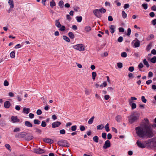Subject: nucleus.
Masks as SVG:
<instances>
[{"mask_svg": "<svg viewBox=\"0 0 156 156\" xmlns=\"http://www.w3.org/2000/svg\"><path fill=\"white\" fill-rule=\"evenodd\" d=\"M136 133L140 138H150L154 136L151 127L148 124H145L142 126H138L135 128Z\"/></svg>", "mask_w": 156, "mask_h": 156, "instance_id": "nucleus-1", "label": "nucleus"}, {"mask_svg": "<svg viewBox=\"0 0 156 156\" xmlns=\"http://www.w3.org/2000/svg\"><path fill=\"white\" fill-rule=\"evenodd\" d=\"M139 113L136 112H134L128 117V120L131 124L133 123L138 120L139 118Z\"/></svg>", "mask_w": 156, "mask_h": 156, "instance_id": "nucleus-2", "label": "nucleus"}, {"mask_svg": "<svg viewBox=\"0 0 156 156\" xmlns=\"http://www.w3.org/2000/svg\"><path fill=\"white\" fill-rule=\"evenodd\" d=\"M58 144L60 146L68 147L69 146V144L68 143L67 140H62L58 142Z\"/></svg>", "mask_w": 156, "mask_h": 156, "instance_id": "nucleus-3", "label": "nucleus"}, {"mask_svg": "<svg viewBox=\"0 0 156 156\" xmlns=\"http://www.w3.org/2000/svg\"><path fill=\"white\" fill-rule=\"evenodd\" d=\"M74 48L80 51H84L85 49L83 45L82 44H77L73 46Z\"/></svg>", "mask_w": 156, "mask_h": 156, "instance_id": "nucleus-4", "label": "nucleus"}, {"mask_svg": "<svg viewBox=\"0 0 156 156\" xmlns=\"http://www.w3.org/2000/svg\"><path fill=\"white\" fill-rule=\"evenodd\" d=\"M27 135V133L26 132H23L16 134L15 136L16 138H23L25 137Z\"/></svg>", "mask_w": 156, "mask_h": 156, "instance_id": "nucleus-5", "label": "nucleus"}, {"mask_svg": "<svg viewBox=\"0 0 156 156\" xmlns=\"http://www.w3.org/2000/svg\"><path fill=\"white\" fill-rule=\"evenodd\" d=\"M11 122L13 123L19 122H20V119L18 118L17 116H12L11 117Z\"/></svg>", "mask_w": 156, "mask_h": 156, "instance_id": "nucleus-6", "label": "nucleus"}, {"mask_svg": "<svg viewBox=\"0 0 156 156\" xmlns=\"http://www.w3.org/2000/svg\"><path fill=\"white\" fill-rule=\"evenodd\" d=\"M94 14L98 18L101 17V14L98 9H95L93 10V11Z\"/></svg>", "mask_w": 156, "mask_h": 156, "instance_id": "nucleus-7", "label": "nucleus"}, {"mask_svg": "<svg viewBox=\"0 0 156 156\" xmlns=\"http://www.w3.org/2000/svg\"><path fill=\"white\" fill-rule=\"evenodd\" d=\"M134 42V45L135 47H138L140 46V42L137 39V38H136L134 40L132 41V43H133Z\"/></svg>", "mask_w": 156, "mask_h": 156, "instance_id": "nucleus-8", "label": "nucleus"}, {"mask_svg": "<svg viewBox=\"0 0 156 156\" xmlns=\"http://www.w3.org/2000/svg\"><path fill=\"white\" fill-rule=\"evenodd\" d=\"M111 146V144L109 140H107L105 142V143L103 146V148L104 149H107Z\"/></svg>", "mask_w": 156, "mask_h": 156, "instance_id": "nucleus-9", "label": "nucleus"}, {"mask_svg": "<svg viewBox=\"0 0 156 156\" xmlns=\"http://www.w3.org/2000/svg\"><path fill=\"white\" fill-rule=\"evenodd\" d=\"M136 144L138 147L141 148H144L146 147V146L143 144L142 143L141 141L138 140L136 143Z\"/></svg>", "mask_w": 156, "mask_h": 156, "instance_id": "nucleus-10", "label": "nucleus"}, {"mask_svg": "<svg viewBox=\"0 0 156 156\" xmlns=\"http://www.w3.org/2000/svg\"><path fill=\"white\" fill-rule=\"evenodd\" d=\"M61 124V123L58 121H56L53 122L52 124V127L53 128L58 127Z\"/></svg>", "mask_w": 156, "mask_h": 156, "instance_id": "nucleus-11", "label": "nucleus"}, {"mask_svg": "<svg viewBox=\"0 0 156 156\" xmlns=\"http://www.w3.org/2000/svg\"><path fill=\"white\" fill-rule=\"evenodd\" d=\"M34 152L36 153L41 154L44 153V151L39 147L38 149H34Z\"/></svg>", "mask_w": 156, "mask_h": 156, "instance_id": "nucleus-12", "label": "nucleus"}, {"mask_svg": "<svg viewBox=\"0 0 156 156\" xmlns=\"http://www.w3.org/2000/svg\"><path fill=\"white\" fill-rule=\"evenodd\" d=\"M129 105L131 106L132 108V109H133L136 108V105L135 103H132V101L131 100H129Z\"/></svg>", "mask_w": 156, "mask_h": 156, "instance_id": "nucleus-13", "label": "nucleus"}, {"mask_svg": "<svg viewBox=\"0 0 156 156\" xmlns=\"http://www.w3.org/2000/svg\"><path fill=\"white\" fill-rule=\"evenodd\" d=\"M44 141L46 143L52 144L54 141L53 140L49 138H45L44 139Z\"/></svg>", "mask_w": 156, "mask_h": 156, "instance_id": "nucleus-14", "label": "nucleus"}, {"mask_svg": "<svg viewBox=\"0 0 156 156\" xmlns=\"http://www.w3.org/2000/svg\"><path fill=\"white\" fill-rule=\"evenodd\" d=\"M10 105L11 104L9 101H7L4 102V107L5 108H9Z\"/></svg>", "mask_w": 156, "mask_h": 156, "instance_id": "nucleus-15", "label": "nucleus"}, {"mask_svg": "<svg viewBox=\"0 0 156 156\" xmlns=\"http://www.w3.org/2000/svg\"><path fill=\"white\" fill-rule=\"evenodd\" d=\"M25 125L28 127H32L33 126L32 124L29 121H26L25 122Z\"/></svg>", "mask_w": 156, "mask_h": 156, "instance_id": "nucleus-16", "label": "nucleus"}, {"mask_svg": "<svg viewBox=\"0 0 156 156\" xmlns=\"http://www.w3.org/2000/svg\"><path fill=\"white\" fill-rule=\"evenodd\" d=\"M27 136L26 137V139L27 140H30L33 138V136L30 134H27Z\"/></svg>", "mask_w": 156, "mask_h": 156, "instance_id": "nucleus-17", "label": "nucleus"}, {"mask_svg": "<svg viewBox=\"0 0 156 156\" xmlns=\"http://www.w3.org/2000/svg\"><path fill=\"white\" fill-rule=\"evenodd\" d=\"M8 3L10 6V9H12L14 8V5L13 0H9Z\"/></svg>", "mask_w": 156, "mask_h": 156, "instance_id": "nucleus-18", "label": "nucleus"}, {"mask_svg": "<svg viewBox=\"0 0 156 156\" xmlns=\"http://www.w3.org/2000/svg\"><path fill=\"white\" fill-rule=\"evenodd\" d=\"M110 29L111 30L110 32L112 34H113L115 32V27L113 25H111L110 26Z\"/></svg>", "mask_w": 156, "mask_h": 156, "instance_id": "nucleus-19", "label": "nucleus"}, {"mask_svg": "<svg viewBox=\"0 0 156 156\" xmlns=\"http://www.w3.org/2000/svg\"><path fill=\"white\" fill-rule=\"evenodd\" d=\"M30 109L29 108H27L25 107L23 108V112L25 114H28L30 112Z\"/></svg>", "mask_w": 156, "mask_h": 156, "instance_id": "nucleus-20", "label": "nucleus"}, {"mask_svg": "<svg viewBox=\"0 0 156 156\" xmlns=\"http://www.w3.org/2000/svg\"><path fill=\"white\" fill-rule=\"evenodd\" d=\"M55 25L58 28H60L61 26V25L59 22V20H56L55 21Z\"/></svg>", "mask_w": 156, "mask_h": 156, "instance_id": "nucleus-21", "label": "nucleus"}, {"mask_svg": "<svg viewBox=\"0 0 156 156\" xmlns=\"http://www.w3.org/2000/svg\"><path fill=\"white\" fill-rule=\"evenodd\" d=\"M115 120L118 122H120L122 120V117L120 115H118L116 116Z\"/></svg>", "mask_w": 156, "mask_h": 156, "instance_id": "nucleus-22", "label": "nucleus"}, {"mask_svg": "<svg viewBox=\"0 0 156 156\" xmlns=\"http://www.w3.org/2000/svg\"><path fill=\"white\" fill-rule=\"evenodd\" d=\"M93 140L96 143H98L99 140V138L98 136H95L93 138Z\"/></svg>", "mask_w": 156, "mask_h": 156, "instance_id": "nucleus-23", "label": "nucleus"}, {"mask_svg": "<svg viewBox=\"0 0 156 156\" xmlns=\"http://www.w3.org/2000/svg\"><path fill=\"white\" fill-rule=\"evenodd\" d=\"M94 116H93L91 118H90L88 122V123L89 124H92L94 121Z\"/></svg>", "mask_w": 156, "mask_h": 156, "instance_id": "nucleus-24", "label": "nucleus"}, {"mask_svg": "<svg viewBox=\"0 0 156 156\" xmlns=\"http://www.w3.org/2000/svg\"><path fill=\"white\" fill-rule=\"evenodd\" d=\"M58 4L60 8H62L63 7L64 2L63 1L61 0L59 1Z\"/></svg>", "mask_w": 156, "mask_h": 156, "instance_id": "nucleus-25", "label": "nucleus"}, {"mask_svg": "<svg viewBox=\"0 0 156 156\" xmlns=\"http://www.w3.org/2000/svg\"><path fill=\"white\" fill-rule=\"evenodd\" d=\"M143 63L144 65L146 66L147 68L149 67L150 65L148 63V62L146 61V59H144L143 61Z\"/></svg>", "mask_w": 156, "mask_h": 156, "instance_id": "nucleus-26", "label": "nucleus"}, {"mask_svg": "<svg viewBox=\"0 0 156 156\" xmlns=\"http://www.w3.org/2000/svg\"><path fill=\"white\" fill-rule=\"evenodd\" d=\"M91 28L89 26H86L85 28V30L87 32H89L91 30Z\"/></svg>", "mask_w": 156, "mask_h": 156, "instance_id": "nucleus-27", "label": "nucleus"}, {"mask_svg": "<svg viewBox=\"0 0 156 156\" xmlns=\"http://www.w3.org/2000/svg\"><path fill=\"white\" fill-rule=\"evenodd\" d=\"M52 0V1L51 2H50V6L51 8H52L54 6H55L56 4H55V2L53 0Z\"/></svg>", "mask_w": 156, "mask_h": 156, "instance_id": "nucleus-28", "label": "nucleus"}, {"mask_svg": "<svg viewBox=\"0 0 156 156\" xmlns=\"http://www.w3.org/2000/svg\"><path fill=\"white\" fill-rule=\"evenodd\" d=\"M63 39L67 42H69L70 40L69 37L66 36L64 35L63 36Z\"/></svg>", "mask_w": 156, "mask_h": 156, "instance_id": "nucleus-29", "label": "nucleus"}, {"mask_svg": "<svg viewBox=\"0 0 156 156\" xmlns=\"http://www.w3.org/2000/svg\"><path fill=\"white\" fill-rule=\"evenodd\" d=\"M154 37V35L153 34H150L147 38V41H150Z\"/></svg>", "mask_w": 156, "mask_h": 156, "instance_id": "nucleus-30", "label": "nucleus"}, {"mask_svg": "<svg viewBox=\"0 0 156 156\" xmlns=\"http://www.w3.org/2000/svg\"><path fill=\"white\" fill-rule=\"evenodd\" d=\"M122 15L124 19L126 18L127 16V14L124 11H122Z\"/></svg>", "mask_w": 156, "mask_h": 156, "instance_id": "nucleus-31", "label": "nucleus"}, {"mask_svg": "<svg viewBox=\"0 0 156 156\" xmlns=\"http://www.w3.org/2000/svg\"><path fill=\"white\" fill-rule=\"evenodd\" d=\"M76 19L78 22H80L82 20V17L81 16H77L76 17Z\"/></svg>", "mask_w": 156, "mask_h": 156, "instance_id": "nucleus-32", "label": "nucleus"}, {"mask_svg": "<svg viewBox=\"0 0 156 156\" xmlns=\"http://www.w3.org/2000/svg\"><path fill=\"white\" fill-rule=\"evenodd\" d=\"M5 147L9 151H11V148L9 144H5Z\"/></svg>", "mask_w": 156, "mask_h": 156, "instance_id": "nucleus-33", "label": "nucleus"}, {"mask_svg": "<svg viewBox=\"0 0 156 156\" xmlns=\"http://www.w3.org/2000/svg\"><path fill=\"white\" fill-rule=\"evenodd\" d=\"M69 37L71 39H73L74 37V35L73 33L72 32H69L68 33Z\"/></svg>", "mask_w": 156, "mask_h": 156, "instance_id": "nucleus-34", "label": "nucleus"}, {"mask_svg": "<svg viewBox=\"0 0 156 156\" xmlns=\"http://www.w3.org/2000/svg\"><path fill=\"white\" fill-rule=\"evenodd\" d=\"M151 62L153 63H155L156 62V56H154L150 60Z\"/></svg>", "mask_w": 156, "mask_h": 156, "instance_id": "nucleus-35", "label": "nucleus"}, {"mask_svg": "<svg viewBox=\"0 0 156 156\" xmlns=\"http://www.w3.org/2000/svg\"><path fill=\"white\" fill-rule=\"evenodd\" d=\"M92 77L93 80H95V77L97 76L96 73L95 72H93L92 73Z\"/></svg>", "mask_w": 156, "mask_h": 156, "instance_id": "nucleus-36", "label": "nucleus"}, {"mask_svg": "<svg viewBox=\"0 0 156 156\" xmlns=\"http://www.w3.org/2000/svg\"><path fill=\"white\" fill-rule=\"evenodd\" d=\"M15 53L14 51H12L11 52L10 54V57L12 58H13L15 57Z\"/></svg>", "mask_w": 156, "mask_h": 156, "instance_id": "nucleus-37", "label": "nucleus"}, {"mask_svg": "<svg viewBox=\"0 0 156 156\" xmlns=\"http://www.w3.org/2000/svg\"><path fill=\"white\" fill-rule=\"evenodd\" d=\"M85 92L86 94L89 95L90 94L91 91L89 89H86L85 90Z\"/></svg>", "mask_w": 156, "mask_h": 156, "instance_id": "nucleus-38", "label": "nucleus"}, {"mask_svg": "<svg viewBox=\"0 0 156 156\" xmlns=\"http://www.w3.org/2000/svg\"><path fill=\"white\" fill-rule=\"evenodd\" d=\"M117 66L119 69H121L123 66L121 62H118L117 63Z\"/></svg>", "mask_w": 156, "mask_h": 156, "instance_id": "nucleus-39", "label": "nucleus"}, {"mask_svg": "<svg viewBox=\"0 0 156 156\" xmlns=\"http://www.w3.org/2000/svg\"><path fill=\"white\" fill-rule=\"evenodd\" d=\"M108 126L109 124L108 123H107L105 127L106 131L107 132H108L110 130Z\"/></svg>", "mask_w": 156, "mask_h": 156, "instance_id": "nucleus-40", "label": "nucleus"}, {"mask_svg": "<svg viewBox=\"0 0 156 156\" xmlns=\"http://www.w3.org/2000/svg\"><path fill=\"white\" fill-rule=\"evenodd\" d=\"M152 46V44L151 43H150L147 46V48H146V50L147 51H149L150 50V49H151V47Z\"/></svg>", "mask_w": 156, "mask_h": 156, "instance_id": "nucleus-41", "label": "nucleus"}, {"mask_svg": "<svg viewBox=\"0 0 156 156\" xmlns=\"http://www.w3.org/2000/svg\"><path fill=\"white\" fill-rule=\"evenodd\" d=\"M99 10L101 14V13H105L106 12V9L104 8H102Z\"/></svg>", "mask_w": 156, "mask_h": 156, "instance_id": "nucleus-42", "label": "nucleus"}, {"mask_svg": "<svg viewBox=\"0 0 156 156\" xmlns=\"http://www.w3.org/2000/svg\"><path fill=\"white\" fill-rule=\"evenodd\" d=\"M121 56L123 57H126L127 56V53L126 52H122L121 54Z\"/></svg>", "mask_w": 156, "mask_h": 156, "instance_id": "nucleus-43", "label": "nucleus"}, {"mask_svg": "<svg viewBox=\"0 0 156 156\" xmlns=\"http://www.w3.org/2000/svg\"><path fill=\"white\" fill-rule=\"evenodd\" d=\"M34 123L35 124H39L41 122L38 119H34Z\"/></svg>", "mask_w": 156, "mask_h": 156, "instance_id": "nucleus-44", "label": "nucleus"}, {"mask_svg": "<svg viewBox=\"0 0 156 156\" xmlns=\"http://www.w3.org/2000/svg\"><path fill=\"white\" fill-rule=\"evenodd\" d=\"M103 128L104 126L102 124L99 125L97 127V129H102Z\"/></svg>", "mask_w": 156, "mask_h": 156, "instance_id": "nucleus-45", "label": "nucleus"}, {"mask_svg": "<svg viewBox=\"0 0 156 156\" xmlns=\"http://www.w3.org/2000/svg\"><path fill=\"white\" fill-rule=\"evenodd\" d=\"M142 6L145 10L147 9V8L148 5L147 4H143L142 5Z\"/></svg>", "mask_w": 156, "mask_h": 156, "instance_id": "nucleus-46", "label": "nucleus"}, {"mask_svg": "<svg viewBox=\"0 0 156 156\" xmlns=\"http://www.w3.org/2000/svg\"><path fill=\"white\" fill-rule=\"evenodd\" d=\"M77 126L76 125L73 126L71 127V130L72 131H75L76 129Z\"/></svg>", "mask_w": 156, "mask_h": 156, "instance_id": "nucleus-47", "label": "nucleus"}, {"mask_svg": "<svg viewBox=\"0 0 156 156\" xmlns=\"http://www.w3.org/2000/svg\"><path fill=\"white\" fill-rule=\"evenodd\" d=\"M66 30V28L64 26H61V27L59 29V30L61 31H64Z\"/></svg>", "mask_w": 156, "mask_h": 156, "instance_id": "nucleus-48", "label": "nucleus"}, {"mask_svg": "<svg viewBox=\"0 0 156 156\" xmlns=\"http://www.w3.org/2000/svg\"><path fill=\"white\" fill-rule=\"evenodd\" d=\"M141 100L142 102L144 103H146L147 102V100L145 99L144 96L141 97Z\"/></svg>", "mask_w": 156, "mask_h": 156, "instance_id": "nucleus-49", "label": "nucleus"}, {"mask_svg": "<svg viewBox=\"0 0 156 156\" xmlns=\"http://www.w3.org/2000/svg\"><path fill=\"white\" fill-rule=\"evenodd\" d=\"M37 114L38 115H40L42 113V112L40 109H38L36 112Z\"/></svg>", "mask_w": 156, "mask_h": 156, "instance_id": "nucleus-50", "label": "nucleus"}, {"mask_svg": "<svg viewBox=\"0 0 156 156\" xmlns=\"http://www.w3.org/2000/svg\"><path fill=\"white\" fill-rule=\"evenodd\" d=\"M131 30L130 28H128L127 29V35L128 36H129L131 34Z\"/></svg>", "mask_w": 156, "mask_h": 156, "instance_id": "nucleus-51", "label": "nucleus"}, {"mask_svg": "<svg viewBox=\"0 0 156 156\" xmlns=\"http://www.w3.org/2000/svg\"><path fill=\"white\" fill-rule=\"evenodd\" d=\"M47 124L45 121H42L41 122V126L43 127H45L46 126Z\"/></svg>", "mask_w": 156, "mask_h": 156, "instance_id": "nucleus-52", "label": "nucleus"}, {"mask_svg": "<svg viewBox=\"0 0 156 156\" xmlns=\"http://www.w3.org/2000/svg\"><path fill=\"white\" fill-rule=\"evenodd\" d=\"M35 132L37 133H39L40 134H41V130L38 128H36L35 129Z\"/></svg>", "mask_w": 156, "mask_h": 156, "instance_id": "nucleus-53", "label": "nucleus"}, {"mask_svg": "<svg viewBox=\"0 0 156 156\" xmlns=\"http://www.w3.org/2000/svg\"><path fill=\"white\" fill-rule=\"evenodd\" d=\"M106 133H102V137L103 139H106Z\"/></svg>", "mask_w": 156, "mask_h": 156, "instance_id": "nucleus-54", "label": "nucleus"}, {"mask_svg": "<svg viewBox=\"0 0 156 156\" xmlns=\"http://www.w3.org/2000/svg\"><path fill=\"white\" fill-rule=\"evenodd\" d=\"M9 85V83L8 81L6 80H5L4 82V85L5 86H7Z\"/></svg>", "mask_w": 156, "mask_h": 156, "instance_id": "nucleus-55", "label": "nucleus"}, {"mask_svg": "<svg viewBox=\"0 0 156 156\" xmlns=\"http://www.w3.org/2000/svg\"><path fill=\"white\" fill-rule=\"evenodd\" d=\"M59 133L62 134H65L66 133L65 130L64 129H61L59 131Z\"/></svg>", "mask_w": 156, "mask_h": 156, "instance_id": "nucleus-56", "label": "nucleus"}, {"mask_svg": "<svg viewBox=\"0 0 156 156\" xmlns=\"http://www.w3.org/2000/svg\"><path fill=\"white\" fill-rule=\"evenodd\" d=\"M122 41L123 37L121 36L119 37L118 39V41L119 42H121Z\"/></svg>", "mask_w": 156, "mask_h": 156, "instance_id": "nucleus-57", "label": "nucleus"}, {"mask_svg": "<svg viewBox=\"0 0 156 156\" xmlns=\"http://www.w3.org/2000/svg\"><path fill=\"white\" fill-rule=\"evenodd\" d=\"M134 68L133 66H131L129 67L128 70H129L131 72H133L134 70Z\"/></svg>", "mask_w": 156, "mask_h": 156, "instance_id": "nucleus-58", "label": "nucleus"}, {"mask_svg": "<svg viewBox=\"0 0 156 156\" xmlns=\"http://www.w3.org/2000/svg\"><path fill=\"white\" fill-rule=\"evenodd\" d=\"M80 129L81 131H83L85 130V128L84 126H80Z\"/></svg>", "mask_w": 156, "mask_h": 156, "instance_id": "nucleus-59", "label": "nucleus"}, {"mask_svg": "<svg viewBox=\"0 0 156 156\" xmlns=\"http://www.w3.org/2000/svg\"><path fill=\"white\" fill-rule=\"evenodd\" d=\"M129 4H126L124 5V9H126L129 8Z\"/></svg>", "mask_w": 156, "mask_h": 156, "instance_id": "nucleus-60", "label": "nucleus"}, {"mask_svg": "<svg viewBox=\"0 0 156 156\" xmlns=\"http://www.w3.org/2000/svg\"><path fill=\"white\" fill-rule=\"evenodd\" d=\"M144 65L142 63H140L138 66V67L139 69L143 68Z\"/></svg>", "mask_w": 156, "mask_h": 156, "instance_id": "nucleus-61", "label": "nucleus"}, {"mask_svg": "<svg viewBox=\"0 0 156 156\" xmlns=\"http://www.w3.org/2000/svg\"><path fill=\"white\" fill-rule=\"evenodd\" d=\"M152 10L156 11V5H154L151 7Z\"/></svg>", "mask_w": 156, "mask_h": 156, "instance_id": "nucleus-62", "label": "nucleus"}, {"mask_svg": "<svg viewBox=\"0 0 156 156\" xmlns=\"http://www.w3.org/2000/svg\"><path fill=\"white\" fill-rule=\"evenodd\" d=\"M151 53L154 55H156V50L154 49H153L151 51Z\"/></svg>", "mask_w": 156, "mask_h": 156, "instance_id": "nucleus-63", "label": "nucleus"}, {"mask_svg": "<svg viewBox=\"0 0 156 156\" xmlns=\"http://www.w3.org/2000/svg\"><path fill=\"white\" fill-rule=\"evenodd\" d=\"M151 23L154 25H155L156 24V19L152 20L151 21Z\"/></svg>", "mask_w": 156, "mask_h": 156, "instance_id": "nucleus-64", "label": "nucleus"}]
</instances>
